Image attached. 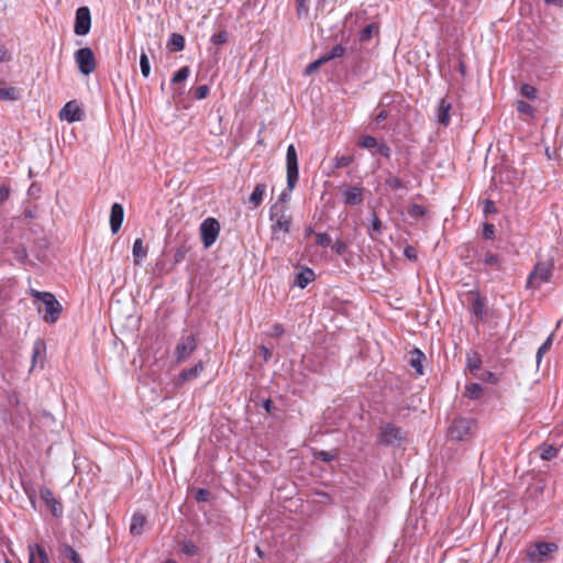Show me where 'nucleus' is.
Instances as JSON below:
<instances>
[{
    "label": "nucleus",
    "mask_w": 563,
    "mask_h": 563,
    "mask_svg": "<svg viewBox=\"0 0 563 563\" xmlns=\"http://www.w3.org/2000/svg\"><path fill=\"white\" fill-rule=\"evenodd\" d=\"M209 95V87L206 85L199 86L195 90V98L198 100L205 99Z\"/></svg>",
    "instance_id": "nucleus-45"
},
{
    "label": "nucleus",
    "mask_w": 563,
    "mask_h": 563,
    "mask_svg": "<svg viewBox=\"0 0 563 563\" xmlns=\"http://www.w3.org/2000/svg\"><path fill=\"white\" fill-rule=\"evenodd\" d=\"M145 523H146L145 516L140 512H135L131 520L130 532L134 536L142 534L144 531Z\"/></svg>",
    "instance_id": "nucleus-20"
},
{
    "label": "nucleus",
    "mask_w": 563,
    "mask_h": 563,
    "mask_svg": "<svg viewBox=\"0 0 563 563\" xmlns=\"http://www.w3.org/2000/svg\"><path fill=\"white\" fill-rule=\"evenodd\" d=\"M553 343V334H550L537 351V364L539 365L543 355L551 349Z\"/></svg>",
    "instance_id": "nucleus-30"
},
{
    "label": "nucleus",
    "mask_w": 563,
    "mask_h": 563,
    "mask_svg": "<svg viewBox=\"0 0 563 563\" xmlns=\"http://www.w3.org/2000/svg\"><path fill=\"white\" fill-rule=\"evenodd\" d=\"M314 278V273L310 268H306L296 275V285L300 288L307 287Z\"/></svg>",
    "instance_id": "nucleus-22"
},
{
    "label": "nucleus",
    "mask_w": 563,
    "mask_h": 563,
    "mask_svg": "<svg viewBox=\"0 0 563 563\" xmlns=\"http://www.w3.org/2000/svg\"><path fill=\"white\" fill-rule=\"evenodd\" d=\"M13 253H14L15 260L19 262H23L27 256L26 250L23 246L15 247L13 250Z\"/></svg>",
    "instance_id": "nucleus-47"
},
{
    "label": "nucleus",
    "mask_w": 563,
    "mask_h": 563,
    "mask_svg": "<svg viewBox=\"0 0 563 563\" xmlns=\"http://www.w3.org/2000/svg\"><path fill=\"white\" fill-rule=\"evenodd\" d=\"M465 394L470 399H478L483 394V388L477 383H472L466 386Z\"/></svg>",
    "instance_id": "nucleus-26"
},
{
    "label": "nucleus",
    "mask_w": 563,
    "mask_h": 563,
    "mask_svg": "<svg viewBox=\"0 0 563 563\" xmlns=\"http://www.w3.org/2000/svg\"><path fill=\"white\" fill-rule=\"evenodd\" d=\"M284 332V329L282 325L277 324L274 327V334L280 335Z\"/></svg>",
    "instance_id": "nucleus-63"
},
{
    "label": "nucleus",
    "mask_w": 563,
    "mask_h": 563,
    "mask_svg": "<svg viewBox=\"0 0 563 563\" xmlns=\"http://www.w3.org/2000/svg\"><path fill=\"white\" fill-rule=\"evenodd\" d=\"M198 346V338L192 333H184L177 342L174 356L178 364L184 363Z\"/></svg>",
    "instance_id": "nucleus-4"
},
{
    "label": "nucleus",
    "mask_w": 563,
    "mask_h": 563,
    "mask_svg": "<svg viewBox=\"0 0 563 563\" xmlns=\"http://www.w3.org/2000/svg\"><path fill=\"white\" fill-rule=\"evenodd\" d=\"M316 241L319 245L327 247L330 245L331 239L330 235L327 233H318L316 235Z\"/></svg>",
    "instance_id": "nucleus-46"
},
{
    "label": "nucleus",
    "mask_w": 563,
    "mask_h": 563,
    "mask_svg": "<svg viewBox=\"0 0 563 563\" xmlns=\"http://www.w3.org/2000/svg\"><path fill=\"white\" fill-rule=\"evenodd\" d=\"M308 1L309 0H296V13L299 20H306L309 16Z\"/></svg>",
    "instance_id": "nucleus-27"
},
{
    "label": "nucleus",
    "mask_w": 563,
    "mask_h": 563,
    "mask_svg": "<svg viewBox=\"0 0 563 563\" xmlns=\"http://www.w3.org/2000/svg\"><path fill=\"white\" fill-rule=\"evenodd\" d=\"M30 295L44 305L43 320L47 323H55L62 313V305L52 292L30 290Z\"/></svg>",
    "instance_id": "nucleus-1"
},
{
    "label": "nucleus",
    "mask_w": 563,
    "mask_h": 563,
    "mask_svg": "<svg viewBox=\"0 0 563 563\" xmlns=\"http://www.w3.org/2000/svg\"><path fill=\"white\" fill-rule=\"evenodd\" d=\"M482 360L476 353H471L467 355V368L472 374H475L481 368Z\"/></svg>",
    "instance_id": "nucleus-28"
},
{
    "label": "nucleus",
    "mask_w": 563,
    "mask_h": 563,
    "mask_svg": "<svg viewBox=\"0 0 563 563\" xmlns=\"http://www.w3.org/2000/svg\"><path fill=\"white\" fill-rule=\"evenodd\" d=\"M324 63H327V58H323L322 56L320 58H318L317 60H314L313 63L309 64L308 67L306 68V74L307 75H311L313 71H316L321 65H323Z\"/></svg>",
    "instance_id": "nucleus-42"
},
{
    "label": "nucleus",
    "mask_w": 563,
    "mask_h": 563,
    "mask_svg": "<svg viewBox=\"0 0 563 563\" xmlns=\"http://www.w3.org/2000/svg\"><path fill=\"white\" fill-rule=\"evenodd\" d=\"M203 371V363L200 361L195 366L184 369L178 376L177 385H183L186 382L196 379Z\"/></svg>",
    "instance_id": "nucleus-17"
},
{
    "label": "nucleus",
    "mask_w": 563,
    "mask_h": 563,
    "mask_svg": "<svg viewBox=\"0 0 563 563\" xmlns=\"http://www.w3.org/2000/svg\"><path fill=\"white\" fill-rule=\"evenodd\" d=\"M404 254L407 258L415 261L417 260V251L413 246H407L404 251Z\"/></svg>",
    "instance_id": "nucleus-56"
},
{
    "label": "nucleus",
    "mask_w": 563,
    "mask_h": 563,
    "mask_svg": "<svg viewBox=\"0 0 563 563\" xmlns=\"http://www.w3.org/2000/svg\"><path fill=\"white\" fill-rule=\"evenodd\" d=\"M91 27V14L88 7H80L76 11L74 32L77 35H86Z\"/></svg>",
    "instance_id": "nucleus-10"
},
{
    "label": "nucleus",
    "mask_w": 563,
    "mask_h": 563,
    "mask_svg": "<svg viewBox=\"0 0 563 563\" xmlns=\"http://www.w3.org/2000/svg\"><path fill=\"white\" fill-rule=\"evenodd\" d=\"M345 48L342 45H335L331 48L330 52L322 55L323 58H327V62L343 56Z\"/></svg>",
    "instance_id": "nucleus-33"
},
{
    "label": "nucleus",
    "mask_w": 563,
    "mask_h": 563,
    "mask_svg": "<svg viewBox=\"0 0 563 563\" xmlns=\"http://www.w3.org/2000/svg\"><path fill=\"white\" fill-rule=\"evenodd\" d=\"M423 357H424L423 353L417 349L415 351H412V353H411L410 365L416 369L418 375L423 374V368H422V358Z\"/></svg>",
    "instance_id": "nucleus-24"
},
{
    "label": "nucleus",
    "mask_w": 563,
    "mask_h": 563,
    "mask_svg": "<svg viewBox=\"0 0 563 563\" xmlns=\"http://www.w3.org/2000/svg\"><path fill=\"white\" fill-rule=\"evenodd\" d=\"M554 264L552 260L540 261L529 274L526 287L528 289H539L543 284L549 283L553 275Z\"/></svg>",
    "instance_id": "nucleus-3"
},
{
    "label": "nucleus",
    "mask_w": 563,
    "mask_h": 563,
    "mask_svg": "<svg viewBox=\"0 0 563 563\" xmlns=\"http://www.w3.org/2000/svg\"><path fill=\"white\" fill-rule=\"evenodd\" d=\"M181 551L188 555H195L198 552V548L191 542H183Z\"/></svg>",
    "instance_id": "nucleus-43"
},
{
    "label": "nucleus",
    "mask_w": 563,
    "mask_h": 563,
    "mask_svg": "<svg viewBox=\"0 0 563 563\" xmlns=\"http://www.w3.org/2000/svg\"><path fill=\"white\" fill-rule=\"evenodd\" d=\"M517 110L520 113L532 115L534 112V109L531 104L527 103L526 101H518L517 102Z\"/></svg>",
    "instance_id": "nucleus-39"
},
{
    "label": "nucleus",
    "mask_w": 563,
    "mask_h": 563,
    "mask_svg": "<svg viewBox=\"0 0 563 563\" xmlns=\"http://www.w3.org/2000/svg\"><path fill=\"white\" fill-rule=\"evenodd\" d=\"M332 249L340 255H342L346 251V244L341 241L336 240L332 246Z\"/></svg>",
    "instance_id": "nucleus-53"
},
{
    "label": "nucleus",
    "mask_w": 563,
    "mask_h": 563,
    "mask_svg": "<svg viewBox=\"0 0 563 563\" xmlns=\"http://www.w3.org/2000/svg\"><path fill=\"white\" fill-rule=\"evenodd\" d=\"M287 187L292 190L299 178L298 155L295 145L290 144L286 153Z\"/></svg>",
    "instance_id": "nucleus-6"
},
{
    "label": "nucleus",
    "mask_w": 563,
    "mask_h": 563,
    "mask_svg": "<svg viewBox=\"0 0 563 563\" xmlns=\"http://www.w3.org/2000/svg\"><path fill=\"white\" fill-rule=\"evenodd\" d=\"M220 233V223L214 218H207L200 224V235L202 244L206 249L211 247L217 241Z\"/></svg>",
    "instance_id": "nucleus-7"
},
{
    "label": "nucleus",
    "mask_w": 563,
    "mask_h": 563,
    "mask_svg": "<svg viewBox=\"0 0 563 563\" xmlns=\"http://www.w3.org/2000/svg\"><path fill=\"white\" fill-rule=\"evenodd\" d=\"M134 265H141L147 255V247L144 245L142 239H136L132 249Z\"/></svg>",
    "instance_id": "nucleus-19"
},
{
    "label": "nucleus",
    "mask_w": 563,
    "mask_h": 563,
    "mask_svg": "<svg viewBox=\"0 0 563 563\" xmlns=\"http://www.w3.org/2000/svg\"><path fill=\"white\" fill-rule=\"evenodd\" d=\"M29 563H51L44 548L38 544H29Z\"/></svg>",
    "instance_id": "nucleus-15"
},
{
    "label": "nucleus",
    "mask_w": 563,
    "mask_h": 563,
    "mask_svg": "<svg viewBox=\"0 0 563 563\" xmlns=\"http://www.w3.org/2000/svg\"><path fill=\"white\" fill-rule=\"evenodd\" d=\"M227 41H228V33L225 31H220V32L213 34L211 37V42L214 45L224 44V43H227Z\"/></svg>",
    "instance_id": "nucleus-40"
},
{
    "label": "nucleus",
    "mask_w": 563,
    "mask_h": 563,
    "mask_svg": "<svg viewBox=\"0 0 563 563\" xmlns=\"http://www.w3.org/2000/svg\"><path fill=\"white\" fill-rule=\"evenodd\" d=\"M358 145L361 147L368 148V150L375 148L376 145H377V140L375 137H373V136H369V135L363 136L360 140Z\"/></svg>",
    "instance_id": "nucleus-37"
},
{
    "label": "nucleus",
    "mask_w": 563,
    "mask_h": 563,
    "mask_svg": "<svg viewBox=\"0 0 563 563\" xmlns=\"http://www.w3.org/2000/svg\"><path fill=\"white\" fill-rule=\"evenodd\" d=\"M386 185H388L393 189H401L405 187L404 181L400 178L395 177V176H389L386 179Z\"/></svg>",
    "instance_id": "nucleus-41"
},
{
    "label": "nucleus",
    "mask_w": 563,
    "mask_h": 563,
    "mask_svg": "<svg viewBox=\"0 0 563 563\" xmlns=\"http://www.w3.org/2000/svg\"><path fill=\"white\" fill-rule=\"evenodd\" d=\"M352 162H353V157L352 156H345V155L335 156L334 157V167L335 168H343V167L349 166Z\"/></svg>",
    "instance_id": "nucleus-36"
},
{
    "label": "nucleus",
    "mask_w": 563,
    "mask_h": 563,
    "mask_svg": "<svg viewBox=\"0 0 563 563\" xmlns=\"http://www.w3.org/2000/svg\"><path fill=\"white\" fill-rule=\"evenodd\" d=\"M10 197V188L4 184H0V202L5 201Z\"/></svg>",
    "instance_id": "nucleus-54"
},
{
    "label": "nucleus",
    "mask_w": 563,
    "mask_h": 563,
    "mask_svg": "<svg viewBox=\"0 0 563 563\" xmlns=\"http://www.w3.org/2000/svg\"><path fill=\"white\" fill-rule=\"evenodd\" d=\"M379 439L385 444H394L401 439V431L394 426H386L382 429Z\"/></svg>",
    "instance_id": "nucleus-16"
},
{
    "label": "nucleus",
    "mask_w": 563,
    "mask_h": 563,
    "mask_svg": "<svg viewBox=\"0 0 563 563\" xmlns=\"http://www.w3.org/2000/svg\"><path fill=\"white\" fill-rule=\"evenodd\" d=\"M271 220L274 221L272 225L273 234H277L279 232L286 234L290 230V217L286 214V210L284 206L274 205L271 208Z\"/></svg>",
    "instance_id": "nucleus-5"
},
{
    "label": "nucleus",
    "mask_w": 563,
    "mask_h": 563,
    "mask_svg": "<svg viewBox=\"0 0 563 563\" xmlns=\"http://www.w3.org/2000/svg\"><path fill=\"white\" fill-rule=\"evenodd\" d=\"M474 421L466 418H460L453 421L449 430V435L452 440H465L472 432Z\"/></svg>",
    "instance_id": "nucleus-9"
},
{
    "label": "nucleus",
    "mask_w": 563,
    "mask_h": 563,
    "mask_svg": "<svg viewBox=\"0 0 563 563\" xmlns=\"http://www.w3.org/2000/svg\"><path fill=\"white\" fill-rule=\"evenodd\" d=\"M261 353L265 361H267L272 356L271 350L264 345L261 346Z\"/></svg>",
    "instance_id": "nucleus-61"
},
{
    "label": "nucleus",
    "mask_w": 563,
    "mask_h": 563,
    "mask_svg": "<svg viewBox=\"0 0 563 563\" xmlns=\"http://www.w3.org/2000/svg\"><path fill=\"white\" fill-rule=\"evenodd\" d=\"M451 103L448 102L445 99H441L438 108H437V118L438 122L443 124L444 126L449 125L450 123V111H451Z\"/></svg>",
    "instance_id": "nucleus-18"
},
{
    "label": "nucleus",
    "mask_w": 563,
    "mask_h": 563,
    "mask_svg": "<svg viewBox=\"0 0 563 563\" xmlns=\"http://www.w3.org/2000/svg\"><path fill=\"white\" fill-rule=\"evenodd\" d=\"M547 3H552V4H556V5H562L563 4V0H545Z\"/></svg>",
    "instance_id": "nucleus-64"
},
{
    "label": "nucleus",
    "mask_w": 563,
    "mask_h": 563,
    "mask_svg": "<svg viewBox=\"0 0 563 563\" xmlns=\"http://www.w3.org/2000/svg\"><path fill=\"white\" fill-rule=\"evenodd\" d=\"M41 499L46 504V506L52 511L54 517H59L63 514L62 504L54 497L53 492L47 487H42L40 489Z\"/></svg>",
    "instance_id": "nucleus-12"
},
{
    "label": "nucleus",
    "mask_w": 563,
    "mask_h": 563,
    "mask_svg": "<svg viewBox=\"0 0 563 563\" xmlns=\"http://www.w3.org/2000/svg\"><path fill=\"white\" fill-rule=\"evenodd\" d=\"M190 75V68L188 66L181 67L178 71H176L172 78V82L178 84L185 81Z\"/></svg>",
    "instance_id": "nucleus-32"
},
{
    "label": "nucleus",
    "mask_w": 563,
    "mask_h": 563,
    "mask_svg": "<svg viewBox=\"0 0 563 563\" xmlns=\"http://www.w3.org/2000/svg\"><path fill=\"white\" fill-rule=\"evenodd\" d=\"M483 262L487 266H496V267L500 266L499 257L493 253L485 254Z\"/></svg>",
    "instance_id": "nucleus-38"
},
{
    "label": "nucleus",
    "mask_w": 563,
    "mask_h": 563,
    "mask_svg": "<svg viewBox=\"0 0 563 563\" xmlns=\"http://www.w3.org/2000/svg\"><path fill=\"white\" fill-rule=\"evenodd\" d=\"M474 312L476 314H481L483 312V305L479 301L475 302Z\"/></svg>",
    "instance_id": "nucleus-62"
},
{
    "label": "nucleus",
    "mask_w": 563,
    "mask_h": 563,
    "mask_svg": "<svg viewBox=\"0 0 563 563\" xmlns=\"http://www.w3.org/2000/svg\"><path fill=\"white\" fill-rule=\"evenodd\" d=\"M316 457L320 459L323 462H330V461L334 460L335 454L327 452V451H319L316 453Z\"/></svg>",
    "instance_id": "nucleus-51"
},
{
    "label": "nucleus",
    "mask_w": 563,
    "mask_h": 563,
    "mask_svg": "<svg viewBox=\"0 0 563 563\" xmlns=\"http://www.w3.org/2000/svg\"><path fill=\"white\" fill-rule=\"evenodd\" d=\"M18 99V91L13 87H0V100L12 101Z\"/></svg>",
    "instance_id": "nucleus-29"
},
{
    "label": "nucleus",
    "mask_w": 563,
    "mask_h": 563,
    "mask_svg": "<svg viewBox=\"0 0 563 563\" xmlns=\"http://www.w3.org/2000/svg\"><path fill=\"white\" fill-rule=\"evenodd\" d=\"M376 152L385 157H389L390 156V148L388 145H386L385 143H378L377 142V145H376Z\"/></svg>",
    "instance_id": "nucleus-50"
},
{
    "label": "nucleus",
    "mask_w": 563,
    "mask_h": 563,
    "mask_svg": "<svg viewBox=\"0 0 563 563\" xmlns=\"http://www.w3.org/2000/svg\"><path fill=\"white\" fill-rule=\"evenodd\" d=\"M484 212L485 213L495 212V205L492 200H486L485 206H484Z\"/></svg>",
    "instance_id": "nucleus-60"
},
{
    "label": "nucleus",
    "mask_w": 563,
    "mask_h": 563,
    "mask_svg": "<svg viewBox=\"0 0 563 563\" xmlns=\"http://www.w3.org/2000/svg\"><path fill=\"white\" fill-rule=\"evenodd\" d=\"M210 496V493L209 490L207 489H203V488H200L196 492V495H195V498L198 500V501H206L208 500Z\"/></svg>",
    "instance_id": "nucleus-52"
},
{
    "label": "nucleus",
    "mask_w": 563,
    "mask_h": 563,
    "mask_svg": "<svg viewBox=\"0 0 563 563\" xmlns=\"http://www.w3.org/2000/svg\"><path fill=\"white\" fill-rule=\"evenodd\" d=\"M409 214L412 216V217H416V218H420V217H423L424 213H426V210L422 206L420 205H412L410 208H409Z\"/></svg>",
    "instance_id": "nucleus-44"
},
{
    "label": "nucleus",
    "mask_w": 563,
    "mask_h": 563,
    "mask_svg": "<svg viewBox=\"0 0 563 563\" xmlns=\"http://www.w3.org/2000/svg\"><path fill=\"white\" fill-rule=\"evenodd\" d=\"M75 60L79 71L84 75H90L96 69V59L91 48L84 47L75 53Z\"/></svg>",
    "instance_id": "nucleus-8"
},
{
    "label": "nucleus",
    "mask_w": 563,
    "mask_h": 563,
    "mask_svg": "<svg viewBox=\"0 0 563 563\" xmlns=\"http://www.w3.org/2000/svg\"><path fill=\"white\" fill-rule=\"evenodd\" d=\"M68 558L71 563H82L79 554L71 548L68 549Z\"/></svg>",
    "instance_id": "nucleus-58"
},
{
    "label": "nucleus",
    "mask_w": 563,
    "mask_h": 563,
    "mask_svg": "<svg viewBox=\"0 0 563 563\" xmlns=\"http://www.w3.org/2000/svg\"><path fill=\"white\" fill-rule=\"evenodd\" d=\"M371 228L375 233L382 232L383 224L382 221L376 216V213H373Z\"/></svg>",
    "instance_id": "nucleus-49"
},
{
    "label": "nucleus",
    "mask_w": 563,
    "mask_h": 563,
    "mask_svg": "<svg viewBox=\"0 0 563 563\" xmlns=\"http://www.w3.org/2000/svg\"><path fill=\"white\" fill-rule=\"evenodd\" d=\"M478 378L484 380V382H488V383H492V384H496L497 383V377L494 373L492 372H483L481 375H478Z\"/></svg>",
    "instance_id": "nucleus-48"
},
{
    "label": "nucleus",
    "mask_w": 563,
    "mask_h": 563,
    "mask_svg": "<svg viewBox=\"0 0 563 563\" xmlns=\"http://www.w3.org/2000/svg\"><path fill=\"white\" fill-rule=\"evenodd\" d=\"M373 29L372 24L367 25L361 33V41H368L372 37Z\"/></svg>",
    "instance_id": "nucleus-55"
},
{
    "label": "nucleus",
    "mask_w": 563,
    "mask_h": 563,
    "mask_svg": "<svg viewBox=\"0 0 563 563\" xmlns=\"http://www.w3.org/2000/svg\"><path fill=\"white\" fill-rule=\"evenodd\" d=\"M124 219V210L123 207L115 202L111 207V213H110V228L113 234L119 232L121 229L122 222Z\"/></svg>",
    "instance_id": "nucleus-13"
},
{
    "label": "nucleus",
    "mask_w": 563,
    "mask_h": 563,
    "mask_svg": "<svg viewBox=\"0 0 563 563\" xmlns=\"http://www.w3.org/2000/svg\"><path fill=\"white\" fill-rule=\"evenodd\" d=\"M140 66H141L142 75L145 78H147L151 73V65H150L148 57H147L146 53H144V52L141 54V57H140Z\"/></svg>",
    "instance_id": "nucleus-34"
},
{
    "label": "nucleus",
    "mask_w": 563,
    "mask_h": 563,
    "mask_svg": "<svg viewBox=\"0 0 563 563\" xmlns=\"http://www.w3.org/2000/svg\"><path fill=\"white\" fill-rule=\"evenodd\" d=\"M167 45L170 51H183L185 47V37L181 34L173 33Z\"/></svg>",
    "instance_id": "nucleus-23"
},
{
    "label": "nucleus",
    "mask_w": 563,
    "mask_h": 563,
    "mask_svg": "<svg viewBox=\"0 0 563 563\" xmlns=\"http://www.w3.org/2000/svg\"><path fill=\"white\" fill-rule=\"evenodd\" d=\"M11 60V54L10 52L4 48V47H0V62L1 63H5V62H9Z\"/></svg>",
    "instance_id": "nucleus-59"
},
{
    "label": "nucleus",
    "mask_w": 563,
    "mask_h": 563,
    "mask_svg": "<svg viewBox=\"0 0 563 563\" xmlns=\"http://www.w3.org/2000/svg\"><path fill=\"white\" fill-rule=\"evenodd\" d=\"M539 455L544 461H550L558 455V449L553 445H542L539 449Z\"/></svg>",
    "instance_id": "nucleus-25"
},
{
    "label": "nucleus",
    "mask_w": 563,
    "mask_h": 563,
    "mask_svg": "<svg viewBox=\"0 0 563 563\" xmlns=\"http://www.w3.org/2000/svg\"><path fill=\"white\" fill-rule=\"evenodd\" d=\"M45 350H46L45 343L42 340L35 341V343L33 345V352H32L33 366L35 365L36 360L38 357H43L44 356Z\"/></svg>",
    "instance_id": "nucleus-31"
},
{
    "label": "nucleus",
    "mask_w": 563,
    "mask_h": 563,
    "mask_svg": "<svg viewBox=\"0 0 563 563\" xmlns=\"http://www.w3.org/2000/svg\"><path fill=\"white\" fill-rule=\"evenodd\" d=\"M342 195L345 205L356 206L363 201V189L361 187H346Z\"/></svg>",
    "instance_id": "nucleus-14"
},
{
    "label": "nucleus",
    "mask_w": 563,
    "mask_h": 563,
    "mask_svg": "<svg viewBox=\"0 0 563 563\" xmlns=\"http://www.w3.org/2000/svg\"><path fill=\"white\" fill-rule=\"evenodd\" d=\"M558 551L559 547L554 542H533L526 548V558L530 563H547Z\"/></svg>",
    "instance_id": "nucleus-2"
},
{
    "label": "nucleus",
    "mask_w": 563,
    "mask_h": 563,
    "mask_svg": "<svg viewBox=\"0 0 563 563\" xmlns=\"http://www.w3.org/2000/svg\"><path fill=\"white\" fill-rule=\"evenodd\" d=\"M265 191H266L265 184L262 183V184L256 185L253 192L249 197V202L253 206V208H256L262 203Z\"/></svg>",
    "instance_id": "nucleus-21"
},
{
    "label": "nucleus",
    "mask_w": 563,
    "mask_h": 563,
    "mask_svg": "<svg viewBox=\"0 0 563 563\" xmlns=\"http://www.w3.org/2000/svg\"><path fill=\"white\" fill-rule=\"evenodd\" d=\"M520 91L523 97L531 99V100H533L538 97V90L536 89V87L528 85V84L522 85Z\"/></svg>",
    "instance_id": "nucleus-35"
},
{
    "label": "nucleus",
    "mask_w": 563,
    "mask_h": 563,
    "mask_svg": "<svg viewBox=\"0 0 563 563\" xmlns=\"http://www.w3.org/2000/svg\"><path fill=\"white\" fill-rule=\"evenodd\" d=\"M483 234L486 239H493L494 238V234H495V228L493 224H485L484 225V230H483Z\"/></svg>",
    "instance_id": "nucleus-57"
},
{
    "label": "nucleus",
    "mask_w": 563,
    "mask_h": 563,
    "mask_svg": "<svg viewBox=\"0 0 563 563\" xmlns=\"http://www.w3.org/2000/svg\"><path fill=\"white\" fill-rule=\"evenodd\" d=\"M82 117L84 112L75 101L67 102L59 112V118L68 123L81 121Z\"/></svg>",
    "instance_id": "nucleus-11"
}]
</instances>
